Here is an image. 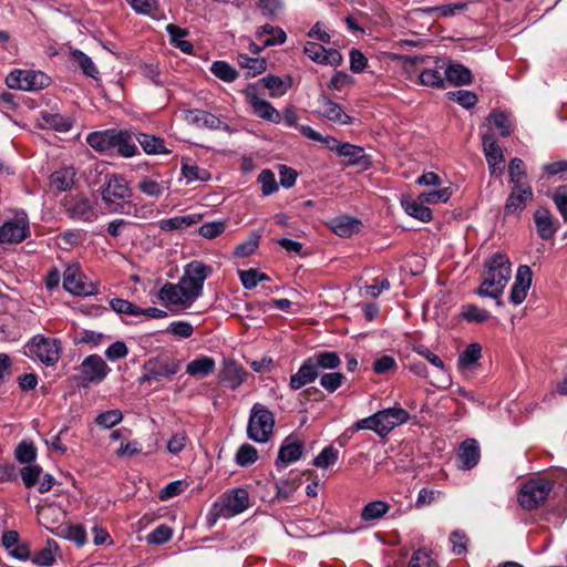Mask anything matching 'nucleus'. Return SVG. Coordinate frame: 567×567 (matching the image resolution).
I'll list each match as a JSON object with an SVG mask.
<instances>
[{
    "label": "nucleus",
    "mask_w": 567,
    "mask_h": 567,
    "mask_svg": "<svg viewBox=\"0 0 567 567\" xmlns=\"http://www.w3.org/2000/svg\"><path fill=\"white\" fill-rule=\"evenodd\" d=\"M6 83L10 89L38 91L50 84V78L41 71L14 70L7 76Z\"/></svg>",
    "instance_id": "obj_12"
},
{
    "label": "nucleus",
    "mask_w": 567,
    "mask_h": 567,
    "mask_svg": "<svg viewBox=\"0 0 567 567\" xmlns=\"http://www.w3.org/2000/svg\"><path fill=\"white\" fill-rule=\"evenodd\" d=\"M255 37L259 41H264V47H275L284 44L287 40L286 32L279 28L266 23L256 30Z\"/></svg>",
    "instance_id": "obj_32"
},
{
    "label": "nucleus",
    "mask_w": 567,
    "mask_h": 567,
    "mask_svg": "<svg viewBox=\"0 0 567 567\" xmlns=\"http://www.w3.org/2000/svg\"><path fill=\"white\" fill-rule=\"evenodd\" d=\"M514 185L505 204L504 210L506 215L519 214L525 208L526 203L533 197V190L528 184L516 183Z\"/></svg>",
    "instance_id": "obj_22"
},
{
    "label": "nucleus",
    "mask_w": 567,
    "mask_h": 567,
    "mask_svg": "<svg viewBox=\"0 0 567 567\" xmlns=\"http://www.w3.org/2000/svg\"><path fill=\"white\" fill-rule=\"evenodd\" d=\"M238 274L243 287L247 290H251L256 288L260 281L269 279L266 274L260 272L259 270L252 268L247 270H239Z\"/></svg>",
    "instance_id": "obj_56"
},
{
    "label": "nucleus",
    "mask_w": 567,
    "mask_h": 567,
    "mask_svg": "<svg viewBox=\"0 0 567 567\" xmlns=\"http://www.w3.org/2000/svg\"><path fill=\"white\" fill-rule=\"evenodd\" d=\"M75 175L76 172L73 166H65L54 171L50 176L51 186L59 192H65L73 186Z\"/></svg>",
    "instance_id": "obj_37"
},
{
    "label": "nucleus",
    "mask_w": 567,
    "mask_h": 567,
    "mask_svg": "<svg viewBox=\"0 0 567 567\" xmlns=\"http://www.w3.org/2000/svg\"><path fill=\"white\" fill-rule=\"evenodd\" d=\"M142 75L148 80L154 86L163 87L167 84V80L164 76L162 70L157 63L148 62L141 65Z\"/></svg>",
    "instance_id": "obj_47"
},
{
    "label": "nucleus",
    "mask_w": 567,
    "mask_h": 567,
    "mask_svg": "<svg viewBox=\"0 0 567 567\" xmlns=\"http://www.w3.org/2000/svg\"><path fill=\"white\" fill-rule=\"evenodd\" d=\"M408 567H435L432 553L425 549L414 551Z\"/></svg>",
    "instance_id": "obj_64"
},
{
    "label": "nucleus",
    "mask_w": 567,
    "mask_h": 567,
    "mask_svg": "<svg viewBox=\"0 0 567 567\" xmlns=\"http://www.w3.org/2000/svg\"><path fill=\"white\" fill-rule=\"evenodd\" d=\"M212 272L213 268L200 260H193L185 266L178 282L194 302L203 296L204 284Z\"/></svg>",
    "instance_id": "obj_9"
},
{
    "label": "nucleus",
    "mask_w": 567,
    "mask_h": 567,
    "mask_svg": "<svg viewBox=\"0 0 567 567\" xmlns=\"http://www.w3.org/2000/svg\"><path fill=\"white\" fill-rule=\"evenodd\" d=\"M390 505L384 501H373L368 503L362 512L361 517L364 522H371L381 518L388 513Z\"/></svg>",
    "instance_id": "obj_48"
},
{
    "label": "nucleus",
    "mask_w": 567,
    "mask_h": 567,
    "mask_svg": "<svg viewBox=\"0 0 567 567\" xmlns=\"http://www.w3.org/2000/svg\"><path fill=\"white\" fill-rule=\"evenodd\" d=\"M532 270L527 265H520L517 269L515 281L512 286L509 300L514 305H520L532 285Z\"/></svg>",
    "instance_id": "obj_23"
},
{
    "label": "nucleus",
    "mask_w": 567,
    "mask_h": 567,
    "mask_svg": "<svg viewBox=\"0 0 567 567\" xmlns=\"http://www.w3.org/2000/svg\"><path fill=\"white\" fill-rule=\"evenodd\" d=\"M70 53L73 61L78 63V65L86 76L92 78L94 80L99 79L100 71L96 68L93 60L86 53L79 49H73Z\"/></svg>",
    "instance_id": "obj_45"
},
{
    "label": "nucleus",
    "mask_w": 567,
    "mask_h": 567,
    "mask_svg": "<svg viewBox=\"0 0 567 567\" xmlns=\"http://www.w3.org/2000/svg\"><path fill=\"white\" fill-rule=\"evenodd\" d=\"M30 223L25 210L16 209L0 225V244H20L30 236Z\"/></svg>",
    "instance_id": "obj_11"
},
{
    "label": "nucleus",
    "mask_w": 567,
    "mask_h": 567,
    "mask_svg": "<svg viewBox=\"0 0 567 567\" xmlns=\"http://www.w3.org/2000/svg\"><path fill=\"white\" fill-rule=\"evenodd\" d=\"M487 121L499 130V135L502 137H508L512 134L513 124L508 114L505 112L493 111L488 115Z\"/></svg>",
    "instance_id": "obj_49"
},
{
    "label": "nucleus",
    "mask_w": 567,
    "mask_h": 567,
    "mask_svg": "<svg viewBox=\"0 0 567 567\" xmlns=\"http://www.w3.org/2000/svg\"><path fill=\"white\" fill-rule=\"evenodd\" d=\"M449 100L455 101L462 107L470 110L475 106L477 103V95L473 91L468 90H457L450 91L446 93Z\"/></svg>",
    "instance_id": "obj_58"
},
{
    "label": "nucleus",
    "mask_w": 567,
    "mask_h": 567,
    "mask_svg": "<svg viewBox=\"0 0 567 567\" xmlns=\"http://www.w3.org/2000/svg\"><path fill=\"white\" fill-rule=\"evenodd\" d=\"M169 181L164 179L159 175H153L141 178L137 189L148 197L158 198L169 189Z\"/></svg>",
    "instance_id": "obj_26"
},
{
    "label": "nucleus",
    "mask_w": 567,
    "mask_h": 567,
    "mask_svg": "<svg viewBox=\"0 0 567 567\" xmlns=\"http://www.w3.org/2000/svg\"><path fill=\"white\" fill-rule=\"evenodd\" d=\"M215 365V360L212 357L200 355L187 363L186 373L196 378H205L213 373Z\"/></svg>",
    "instance_id": "obj_39"
},
{
    "label": "nucleus",
    "mask_w": 567,
    "mask_h": 567,
    "mask_svg": "<svg viewBox=\"0 0 567 567\" xmlns=\"http://www.w3.org/2000/svg\"><path fill=\"white\" fill-rule=\"evenodd\" d=\"M157 299L162 305L176 307L178 310H185L194 303L179 282H165L157 292Z\"/></svg>",
    "instance_id": "obj_16"
},
{
    "label": "nucleus",
    "mask_w": 567,
    "mask_h": 567,
    "mask_svg": "<svg viewBox=\"0 0 567 567\" xmlns=\"http://www.w3.org/2000/svg\"><path fill=\"white\" fill-rule=\"evenodd\" d=\"M257 181L261 185V194L264 196H270L279 189L275 173L271 169H262Z\"/></svg>",
    "instance_id": "obj_57"
},
{
    "label": "nucleus",
    "mask_w": 567,
    "mask_h": 567,
    "mask_svg": "<svg viewBox=\"0 0 567 567\" xmlns=\"http://www.w3.org/2000/svg\"><path fill=\"white\" fill-rule=\"evenodd\" d=\"M260 82L270 91V96L272 97H280L285 95L288 90V84L276 75L264 76Z\"/></svg>",
    "instance_id": "obj_59"
},
{
    "label": "nucleus",
    "mask_w": 567,
    "mask_h": 567,
    "mask_svg": "<svg viewBox=\"0 0 567 567\" xmlns=\"http://www.w3.org/2000/svg\"><path fill=\"white\" fill-rule=\"evenodd\" d=\"M40 126L42 128H49L59 133H66L73 127V120L70 116L54 113L51 111L40 112Z\"/></svg>",
    "instance_id": "obj_27"
},
{
    "label": "nucleus",
    "mask_w": 567,
    "mask_h": 567,
    "mask_svg": "<svg viewBox=\"0 0 567 567\" xmlns=\"http://www.w3.org/2000/svg\"><path fill=\"white\" fill-rule=\"evenodd\" d=\"M339 458V451L332 445H328L312 460L311 464L318 468L327 470Z\"/></svg>",
    "instance_id": "obj_51"
},
{
    "label": "nucleus",
    "mask_w": 567,
    "mask_h": 567,
    "mask_svg": "<svg viewBox=\"0 0 567 567\" xmlns=\"http://www.w3.org/2000/svg\"><path fill=\"white\" fill-rule=\"evenodd\" d=\"M114 130L96 131L86 136V143L91 148L101 154H112Z\"/></svg>",
    "instance_id": "obj_33"
},
{
    "label": "nucleus",
    "mask_w": 567,
    "mask_h": 567,
    "mask_svg": "<svg viewBox=\"0 0 567 567\" xmlns=\"http://www.w3.org/2000/svg\"><path fill=\"white\" fill-rule=\"evenodd\" d=\"M410 413L401 406L382 409L368 417L354 423L357 430H370L380 437H385L394 427L406 423Z\"/></svg>",
    "instance_id": "obj_4"
},
{
    "label": "nucleus",
    "mask_w": 567,
    "mask_h": 567,
    "mask_svg": "<svg viewBox=\"0 0 567 567\" xmlns=\"http://www.w3.org/2000/svg\"><path fill=\"white\" fill-rule=\"evenodd\" d=\"M65 207L72 219L92 223L97 218L94 202L83 195H76L68 199Z\"/></svg>",
    "instance_id": "obj_17"
},
{
    "label": "nucleus",
    "mask_w": 567,
    "mask_h": 567,
    "mask_svg": "<svg viewBox=\"0 0 567 567\" xmlns=\"http://www.w3.org/2000/svg\"><path fill=\"white\" fill-rule=\"evenodd\" d=\"M61 350V342L58 339L47 338L43 334L33 336L24 346V353L45 367H53L58 363Z\"/></svg>",
    "instance_id": "obj_6"
},
{
    "label": "nucleus",
    "mask_w": 567,
    "mask_h": 567,
    "mask_svg": "<svg viewBox=\"0 0 567 567\" xmlns=\"http://www.w3.org/2000/svg\"><path fill=\"white\" fill-rule=\"evenodd\" d=\"M64 289L74 296H94L99 293V287L92 281H87L85 276L79 269L69 267L64 271Z\"/></svg>",
    "instance_id": "obj_15"
},
{
    "label": "nucleus",
    "mask_w": 567,
    "mask_h": 567,
    "mask_svg": "<svg viewBox=\"0 0 567 567\" xmlns=\"http://www.w3.org/2000/svg\"><path fill=\"white\" fill-rule=\"evenodd\" d=\"M166 32L171 38V43L179 49L182 52L190 54L193 52V44L189 41H186L184 38L187 35V31L185 29L179 28L176 24H167Z\"/></svg>",
    "instance_id": "obj_43"
},
{
    "label": "nucleus",
    "mask_w": 567,
    "mask_h": 567,
    "mask_svg": "<svg viewBox=\"0 0 567 567\" xmlns=\"http://www.w3.org/2000/svg\"><path fill=\"white\" fill-rule=\"evenodd\" d=\"M447 81L455 85H466L472 83V72L468 68L460 63H451L444 71Z\"/></svg>",
    "instance_id": "obj_40"
},
{
    "label": "nucleus",
    "mask_w": 567,
    "mask_h": 567,
    "mask_svg": "<svg viewBox=\"0 0 567 567\" xmlns=\"http://www.w3.org/2000/svg\"><path fill=\"white\" fill-rule=\"evenodd\" d=\"M247 378V371L234 360L225 361L219 374V383L229 390H237Z\"/></svg>",
    "instance_id": "obj_21"
},
{
    "label": "nucleus",
    "mask_w": 567,
    "mask_h": 567,
    "mask_svg": "<svg viewBox=\"0 0 567 567\" xmlns=\"http://www.w3.org/2000/svg\"><path fill=\"white\" fill-rule=\"evenodd\" d=\"M482 347L478 343H471L458 357V367L468 369L481 358Z\"/></svg>",
    "instance_id": "obj_55"
},
{
    "label": "nucleus",
    "mask_w": 567,
    "mask_h": 567,
    "mask_svg": "<svg viewBox=\"0 0 567 567\" xmlns=\"http://www.w3.org/2000/svg\"><path fill=\"white\" fill-rule=\"evenodd\" d=\"M245 93L255 115L275 124L280 123V113L268 101L262 100L257 95L254 85H249Z\"/></svg>",
    "instance_id": "obj_20"
},
{
    "label": "nucleus",
    "mask_w": 567,
    "mask_h": 567,
    "mask_svg": "<svg viewBox=\"0 0 567 567\" xmlns=\"http://www.w3.org/2000/svg\"><path fill=\"white\" fill-rule=\"evenodd\" d=\"M237 63L246 70L247 78L257 76L267 69V62L264 58H251L245 53L238 54Z\"/></svg>",
    "instance_id": "obj_42"
},
{
    "label": "nucleus",
    "mask_w": 567,
    "mask_h": 567,
    "mask_svg": "<svg viewBox=\"0 0 567 567\" xmlns=\"http://www.w3.org/2000/svg\"><path fill=\"white\" fill-rule=\"evenodd\" d=\"M200 219L202 216L199 214L174 216L171 218L161 219L158 221V227L164 231L185 229L192 225L197 224Z\"/></svg>",
    "instance_id": "obj_35"
},
{
    "label": "nucleus",
    "mask_w": 567,
    "mask_h": 567,
    "mask_svg": "<svg viewBox=\"0 0 567 567\" xmlns=\"http://www.w3.org/2000/svg\"><path fill=\"white\" fill-rule=\"evenodd\" d=\"M1 542L11 556L20 560L30 558L29 545L20 542L19 534H2Z\"/></svg>",
    "instance_id": "obj_34"
},
{
    "label": "nucleus",
    "mask_w": 567,
    "mask_h": 567,
    "mask_svg": "<svg viewBox=\"0 0 567 567\" xmlns=\"http://www.w3.org/2000/svg\"><path fill=\"white\" fill-rule=\"evenodd\" d=\"M100 193L101 200L109 213L142 217L136 207L133 213L130 210L132 205L128 199L132 196V189L123 175L106 174Z\"/></svg>",
    "instance_id": "obj_2"
},
{
    "label": "nucleus",
    "mask_w": 567,
    "mask_h": 567,
    "mask_svg": "<svg viewBox=\"0 0 567 567\" xmlns=\"http://www.w3.org/2000/svg\"><path fill=\"white\" fill-rule=\"evenodd\" d=\"M185 118L198 128L218 130L220 126V118L204 110H188Z\"/></svg>",
    "instance_id": "obj_31"
},
{
    "label": "nucleus",
    "mask_w": 567,
    "mask_h": 567,
    "mask_svg": "<svg viewBox=\"0 0 567 567\" xmlns=\"http://www.w3.org/2000/svg\"><path fill=\"white\" fill-rule=\"evenodd\" d=\"M56 550L55 543L48 540L47 546L34 554L32 561L38 566H52L56 559Z\"/></svg>",
    "instance_id": "obj_50"
},
{
    "label": "nucleus",
    "mask_w": 567,
    "mask_h": 567,
    "mask_svg": "<svg viewBox=\"0 0 567 567\" xmlns=\"http://www.w3.org/2000/svg\"><path fill=\"white\" fill-rule=\"evenodd\" d=\"M318 104L320 107V114L329 121L342 125L352 124V117L344 113L340 104L333 102L328 96L321 95L318 100Z\"/></svg>",
    "instance_id": "obj_25"
},
{
    "label": "nucleus",
    "mask_w": 567,
    "mask_h": 567,
    "mask_svg": "<svg viewBox=\"0 0 567 567\" xmlns=\"http://www.w3.org/2000/svg\"><path fill=\"white\" fill-rule=\"evenodd\" d=\"M105 338L106 336L102 332L84 329L76 333L74 343H84L95 348L100 346Z\"/></svg>",
    "instance_id": "obj_60"
},
{
    "label": "nucleus",
    "mask_w": 567,
    "mask_h": 567,
    "mask_svg": "<svg viewBox=\"0 0 567 567\" xmlns=\"http://www.w3.org/2000/svg\"><path fill=\"white\" fill-rule=\"evenodd\" d=\"M425 202H421L420 197L417 199H414L413 197L405 195L401 198V206L404 209V212L423 223H429L432 220L433 214L432 210L424 206Z\"/></svg>",
    "instance_id": "obj_29"
},
{
    "label": "nucleus",
    "mask_w": 567,
    "mask_h": 567,
    "mask_svg": "<svg viewBox=\"0 0 567 567\" xmlns=\"http://www.w3.org/2000/svg\"><path fill=\"white\" fill-rule=\"evenodd\" d=\"M509 259L502 255H493L485 264L484 279L476 290L481 297L498 300L511 279Z\"/></svg>",
    "instance_id": "obj_3"
},
{
    "label": "nucleus",
    "mask_w": 567,
    "mask_h": 567,
    "mask_svg": "<svg viewBox=\"0 0 567 567\" xmlns=\"http://www.w3.org/2000/svg\"><path fill=\"white\" fill-rule=\"evenodd\" d=\"M209 70L216 78L227 83H231L238 78L237 70L223 60L214 61Z\"/></svg>",
    "instance_id": "obj_46"
},
{
    "label": "nucleus",
    "mask_w": 567,
    "mask_h": 567,
    "mask_svg": "<svg viewBox=\"0 0 567 567\" xmlns=\"http://www.w3.org/2000/svg\"><path fill=\"white\" fill-rule=\"evenodd\" d=\"M559 488L564 489L565 502L561 505L554 508L549 514L550 517H554L553 523L555 527H558L559 524L567 517V472L564 474L561 478Z\"/></svg>",
    "instance_id": "obj_61"
},
{
    "label": "nucleus",
    "mask_w": 567,
    "mask_h": 567,
    "mask_svg": "<svg viewBox=\"0 0 567 567\" xmlns=\"http://www.w3.org/2000/svg\"><path fill=\"white\" fill-rule=\"evenodd\" d=\"M482 144L489 174L492 176L501 175L505 163L502 147L489 133L482 135Z\"/></svg>",
    "instance_id": "obj_19"
},
{
    "label": "nucleus",
    "mask_w": 567,
    "mask_h": 567,
    "mask_svg": "<svg viewBox=\"0 0 567 567\" xmlns=\"http://www.w3.org/2000/svg\"><path fill=\"white\" fill-rule=\"evenodd\" d=\"M14 457L20 464H33L37 458V449L32 442L22 441L14 450Z\"/></svg>",
    "instance_id": "obj_52"
},
{
    "label": "nucleus",
    "mask_w": 567,
    "mask_h": 567,
    "mask_svg": "<svg viewBox=\"0 0 567 567\" xmlns=\"http://www.w3.org/2000/svg\"><path fill=\"white\" fill-rule=\"evenodd\" d=\"M166 332L172 334V336H175V337H178V338H182V339H188L193 336L194 333V327L190 322L188 321H185V320H176V321H172L167 328H166Z\"/></svg>",
    "instance_id": "obj_62"
},
{
    "label": "nucleus",
    "mask_w": 567,
    "mask_h": 567,
    "mask_svg": "<svg viewBox=\"0 0 567 567\" xmlns=\"http://www.w3.org/2000/svg\"><path fill=\"white\" fill-rule=\"evenodd\" d=\"M181 369V362L174 359H151L143 367L141 383L161 381L163 378H171Z\"/></svg>",
    "instance_id": "obj_14"
},
{
    "label": "nucleus",
    "mask_w": 567,
    "mask_h": 567,
    "mask_svg": "<svg viewBox=\"0 0 567 567\" xmlns=\"http://www.w3.org/2000/svg\"><path fill=\"white\" fill-rule=\"evenodd\" d=\"M123 421V413L118 409L107 410L95 417V423L101 429L109 430Z\"/></svg>",
    "instance_id": "obj_53"
},
{
    "label": "nucleus",
    "mask_w": 567,
    "mask_h": 567,
    "mask_svg": "<svg viewBox=\"0 0 567 567\" xmlns=\"http://www.w3.org/2000/svg\"><path fill=\"white\" fill-rule=\"evenodd\" d=\"M226 226L225 220L206 221L200 225L198 234L204 238L214 239L225 231Z\"/></svg>",
    "instance_id": "obj_63"
},
{
    "label": "nucleus",
    "mask_w": 567,
    "mask_h": 567,
    "mask_svg": "<svg viewBox=\"0 0 567 567\" xmlns=\"http://www.w3.org/2000/svg\"><path fill=\"white\" fill-rule=\"evenodd\" d=\"M553 488V483L546 477L529 478L522 484L517 501L524 509L532 511L547 499Z\"/></svg>",
    "instance_id": "obj_8"
},
{
    "label": "nucleus",
    "mask_w": 567,
    "mask_h": 567,
    "mask_svg": "<svg viewBox=\"0 0 567 567\" xmlns=\"http://www.w3.org/2000/svg\"><path fill=\"white\" fill-rule=\"evenodd\" d=\"M461 315L465 321L476 323L485 322L489 318L488 311L473 303L463 305Z\"/></svg>",
    "instance_id": "obj_54"
},
{
    "label": "nucleus",
    "mask_w": 567,
    "mask_h": 567,
    "mask_svg": "<svg viewBox=\"0 0 567 567\" xmlns=\"http://www.w3.org/2000/svg\"><path fill=\"white\" fill-rule=\"evenodd\" d=\"M360 220L350 216H340L331 221V228L336 235L342 238L351 237L360 230Z\"/></svg>",
    "instance_id": "obj_38"
},
{
    "label": "nucleus",
    "mask_w": 567,
    "mask_h": 567,
    "mask_svg": "<svg viewBox=\"0 0 567 567\" xmlns=\"http://www.w3.org/2000/svg\"><path fill=\"white\" fill-rule=\"evenodd\" d=\"M534 220L542 239L547 240L555 235L556 228L554 227L550 212L547 208H538L534 214Z\"/></svg>",
    "instance_id": "obj_36"
},
{
    "label": "nucleus",
    "mask_w": 567,
    "mask_h": 567,
    "mask_svg": "<svg viewBox=\"0 0 567 567\" xmlns=\"http://www.w3.org/2000/svg\"><path fill=\"white\" fill-rule=\"evenodd\" d=\"M274 413L264 404L255 403L250 409L247 424L248 437L257 443H267L274 434Z\"/></svg>",
    "instance_id": "obj_5"
},
{
    "label": "nucleus",
    "mask_w": 567,
    "mask_h": 567,
    "mask_svg": "<svg viewBox=\"0 0 567 567\" xmlns=\"http://www.w3.org/2000/svg\"><path fill=\"white\" fill-rule=\"evenodd\" d=\"M338 155L347 157L349 165H363L368 162L364 150L350 143H343L338 148Z\"/></svg>",
    "instance_id": "obj_44"
},
{
    "label": "nucleus",
    "mask_w": 567,
    "mask_h": 567,
    "mask_svg": "<svg viewBox=\"0 0 567 567\" xmlns=\"http://www.w3.org/2000/svg\"><path fill=\"white\" fill-rule=\"evenodd\" d=\"M413 350L420 357L424 358L431 365L437 369L447 383H451L449 370L444 361L436 353L424 344L414 346Z\"/></svg>",
    "instance_id": "obj_41"
},
{
    "label": "nucleus",
    "mask_w": 567,
    "mask_h": 567,
    "mask_svg": "<svg viewBox=\"0 0 567 567\" xmlns=\"http://www.w3.org/2000/svg\"><path fill=\"white\" fill-rule=\"evenodd\" d=\"M111 368L99 354H90L85 357L79 367V379L84 384H99L103 382Z\"/></svg>",
    "instance_id": "obj_13"
},
{
    "label": "nucleus",
    "mask_w": 567,
    "mask_h": 567,
    "mask_svg": "<svg viewBox=\"0 0 567 567\" xmlns=\"http://www.w3.org/2000/svg\"><path fill=\"white\" fill-rule=\"evenodd\" d=\"M305 451V444L293 435L287 436L278 451L275 465L278 471L286 468L289 464L301 458Z\"/></svg>",
    "instance_id": "obj_18"
},
{
    "label": "nucleus",
    "mask_w": 567,
    "mask_h": 567,
    "mask_svg": "<svg viewBox=\"0 0 567 567\" xmlns=\"http://www.w3.org/2000/svg\"><path fill=\"white\" fill-rule=\"evenodd\" d=\"M341 364L338 352L330 350L317 351L306 358L298 371L290 377L289 388L292 391L315 382L318 378L320 385L329 393L336 392L347 380L341 372H336Z\"/></svg>",
    "instance_id": "obj_1"
},
{
    "label": "nucleus",
    "mask_w": 567,
    "mask_h": 567,
    "mask_svg": "<svg viewBox=\"0 0 567 567\" xmlns=\"http://www.w3.org/2000/svg\"><path fill=\"white\" fill-rule=\"evenodd\" d=\"M249 494L244 487H236L223 493L213 504L210 515L230 518L241 514L249 507Z\"/></svg>",
    "instance_id": "obj_7"
},
{
    "label": "nucleus",
    "mask_w": 567,
    "mask_h": 567,
    "mask_svg": "<svg viewBox=\"0 0 567 567\" xmlns=\"http://www.w3.org/2000/svg\"><path fill=\"white\" fill-rule=\"evenodd\" d=\"M405 65L416 68L425 65L420 74V83L424 86L444 87V76L441 73L443 63L439 59H432L429 55H405L402 58Z\"/></svg>",
    "instance_id": "obj_10"
},
{
    "label": "nucleus",
    "mask_w": 567,
    "mask_h": 567,
    "mask_svg": "<svg viewBox=\"0 0 567 567\" xmlns=\"http://www.w3.org/2000/svg\"><path fill=\"white\" fill-rule=\"evenodd\" d=\"M135 140L148 155H165L171 153V150L166 147L164 138L159 136L140 132L135 134Z\"/></svg>",
    "instance_id": "obj_30"
},
{
    "label": "nucleus",
    "mask_w": 567,
    "mask_h": 567,
    "mask_svg": "<svg viewBox=\"0 0 567 567\" xmlns=\"http://www.w3.org/2000/svg\"><path fill=\"white\" fill-rule=\"evenodd\" d=\"M458 468L470 471L475 467L481 458V450L475 439H466L462 442L458 450Z\"/></svg>",
    "instance_id": "obj_24"
},
{
    "label": "nucleus",
    "mask_w": 567,
    "mask_h": 567,
    "mask_svg": "<svg viewBox=\"0 0 567 567\" xmlns=\"http://www.w3.org/2000/svg\"><path fill=\"white\" fill-rule=\"evenodd\" d=\"M113 137L112 154L117 152L124 157H133L138 153L135 135L133 136L127 131H114Z\"/></svg>",
    "instance_id": "obj_28"
}]
</instances>
